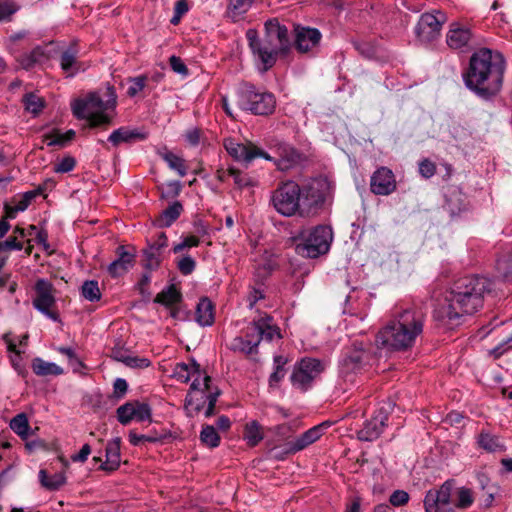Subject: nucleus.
Instances as JSON below:
<instances>
[{
    "mask_svg": "<svg viewBox=\"0 0 512 512\" xmlns=\"http://www.w3.org/2000/svg\"><path fill=\"white\" fill-rule=\"evenodd\" d=\"M505 66L499 51L481 48L470 57L468 69L463 74L465 85L482 98L495 96L502 87Z\"/></svg>",
    "mask_w": 512,
    "mask_h": 512,
    "instance_id": "f257e3e1",
    "label": "nucleus"
},
{
    "mask_svg": "<svg viewBox=\"0 0 512 512\" xmlns=\"http://www.w3.org/2000/svg\"><path fill=\"white\" fill-rule=\"evenodd\" d=\"M425 314L415 307L396 308L379 330L376 342L390 351H408L424 330Z\"/></svg>",
    "mask_w": 512,
    "mask_h": 512,
    "instance_id": "f03ea898",
    "label": "nucleus"
},
{
    "mask_svg": "<svg viewBox=\"0 0 512 512\" xmlns=\"http://www.w3.org/2000/svg\"><path fill=\"white\" fill-rule=\"evenodd\" d=\"M491 291V282L480 276H464L455 280L445 296L443 313L449 321H458L464 315L478 312L484 297Z\"/></svg>",
    "mask_w": 512,
    "mask_h": 512,
    "instance_id": "7ed1b4c3",
    "label": "nucleus"
},
{
    "mask_svg": "<svg viewBox=\"0 0 512 512\" xmlns=\"http://www.w3.org/2000/svg\"><path fill=\"white\" fill-rule=\"evenodd\" d=\"M271 202L275 210L286 217L309 216L325 202V194L312 183L301 187L292 180L281 182L273 191Z\"/></svg>",
    "mask_w": 512,
    "mask_h": 512,
    "instance_id": "20e7f679",
    "label": "nucleus"
},
{
    "mask_svg": "<svg viewBox=\"0 0 512 512\" xmlns=\"http://www.w3.org/2000/svg\"><path fill=\"white\" fill-rule=\"evenodd\" d=\"M246 37L253 55L263 65V71L272 68L279 56L285 57L291 50L288 29L281 25L276 18L265 22L263 38H259L254 29L247 30Z\"/></svg>",
    "mask_w": 512,
    "mask_h": 512,
    "instance_id": "39448f33",
    "label": "nucleus"
},
{
    "mask_svg": "<svg viewBox=\"0 0 512 512\" xmlns=\"http://www.w3.org/2000/svg\"><path fill=\"white\" fill-rule=\"evenodd\" d=\"M224 147L228 154L236 161L243 162L246 167L257 157L273 161L281 171L289 170L301 160V154L291 145L285 142H277L274 150L277 157L270 156L267 152L257 147L252 142L239 143L234 139H226Z\"/></svg>",
    "mask_w": 512,
    "mask_h": 512,
    "instance_id": "423d86ee",
    "label": "nucleus"
},
{
    "mask_svg": "<svg viewBox=\"0 0 512 512\" xmlns=\"http://www.w3.org/2000/svg\"><path fill=\"white\" fill-rule=\"evenodd\" d=\"M453 490V480H447L439 488L428 490L423 501L425 512H453L454 507L465 509L473 504L471 489L461 487L457 491L456 502L452 499Z\"/></svg>",
    "mask_w": 512,
    "mask_h": 512,
    "instance_id": "0eeeda50",
    "label": "nucleus"
},
{
    "mask_svg": "<svg viewBox=\"0 0 512 512\" xmlns=\"http://www.w3.org/2000/svg\"><path fill=\"white\" fill-rule=\"evenodd\" d=\"M107 94L109 97L107 101H103L95 92L89 93L85 98L75 100L72 104L74 116L78 119L88 120L91 128L109 125L111 120L105 111L115 107L117 96L114 88L110 86L107 88Z\"/></svg>",
    "mask_w": 512,
    "mask_h": 512,
    "instance_id": "6e6552de",
    "label": "nucleus"
},
{
    "mask_svg": "<svg viewBox=\"0 0 512 512\" xmlns=\"http://www.w3.org/2000/svg\"><path fill=\"white\" fill-rule=\"evenodd\" d=\"M332 239V229L326 225L302 229L291 238L295 244V252L302 257L311 259L326 254L330 249Z\"/></svg>",
    "mask_w": 512,
    "mask_h": 512,
    "instance_id": "1a4fd4ad",
    "label": "nucleus"
},
{
    "mask_svg": "<svg viewBox=\"0 0 512 512\" xmlns=\"http://www.w3.org/2000/svg\"><path fill=\"white\" fill-rule=\"evenodd\" d=\"M220 390L211 386V378L204 374L202 379L194 378L190 390L185 399V409L190 416L198 414L206 405L205 416L211 417L214 414V408Z\"/></svg>",
    "mask_w": 512,
    "mask_h": 512,
    "instance_id": "9d476101",
    "label": "nucleus"
},
{
    "mask_svg": "<svg viewBox=\"0 0 512 512\" xmlns=\"http://www.w3.org/2000/svg\"><path fill=\"white\" fill-rule=\"evenodd\" d=\"M239 102L244 110H248L255 115H269L273 113L276 105L272 93L262 91L250 83H244L241 86Z\"/></svg>",
    "mask_w": 512,
    "mask_h": 512,
    "instance_id": "9b49d317",
    "label": "nucleus"
},
{
    "mask_svg": "<svg viewBox=\"0 0 512 512\" xmlns=\"http://www.w3.org/2000/svg\"><path fill=\"white\" fill-rule=\"evenodd\" d=\"M368 352L362 342L355 341L347 347L339 363V376L347 383L354 384L356 376L362 372Z\"/></svg>",
    "mask_w": 512,
    "mask_h": 512,
    "instance_id": "f8f14e48",
    "label": "nucleus"
},
{
    "mask_svg": "<svg viewBox=\"0 0 512 512\" xmlns=\"http://www.w3.org/2000/svg\"><path fill=\"white\" fill-rule=\"evenodd\" d=\"M325 367V362L317 358H302L295 364L291 374L292 385L301 391H307L321 373L324 372Z\"/></svg>",
    "mask_w": 512,
    "mask_h": 512,
    "instance_id": "ddd939ff",
    "label": "nucleus"
},
{
    "mask_svg": "<svg viewBox=\"0 0 512 512\" xmlns=\"http://www.w3.org/2000/svg\"><path fill=\"white\" fill-rule=\"evenodd\" d=\"M245 340L251 342L258 339V345L262 340L273 341L274 339H281L282 335L280 328L274 323L273 318L266 314H260L258 318L253 319L245 328L244 336Z\"/></svg>",
    "mask_w": 512,
    "mask_h": 512,
    "instance_id": "4468645a",
    "label": "nucleus"
},
{
    "mask_svg": "<svg viewBox=\"0 0 512 512\" xmlns=\"http://www.w3.org/2000/svg\"><path fill=\"white\" fill-rule=\"evenodd\" d=\"M34 291L35 297L32 302L34 308L49 319L55 322L59 321V314L54 310L56 304V290L53 284L46 279H38L35 283Z\"/></svg>",
    "mask_w": 512,
    "mask_h": 512,
    "instance_id": "2eb2a0df",
    "label": "nucleus"
},
{
    "mask_svg": "<svg viewBox=\"0 0 512 512\" xmlns=\"http://www.w3.org/2000/svg\"><path fill=\"white\" fill-rule=\"evenodd\" d=\"M446 21V14L440 10L423 13L416 26L417 37L422 42L434 41L440 36L442 26Z\"/></svg>",
    "mask_w": 512,
    "mask_h": 512,
    "instance_id": "dca6fc26",
    "label": "nucleus"
},
{
    "mask_svg": "<svg viewBox=\"0 0 512 512\" xmlns=\"http://www.w3.org/2000/svg\"><path fill=\"white\" fill-rule=\"evenodd\" d=\"M117 419L122 425H128L132 420L139 422L150 420L152 411L147 403L129 401L116 410Z\"/></svg>",
    "mask_w": 512,
    "mask_h": 512,
    "instance_id": "f3484780",
    "label": "nucleus"
},
{
    "mask_svg": "<svg viewBox=\"0 0 512 512\" xmlns=\"http://www.w3.org/2000/svg\"><path fill=\"white\" fill-rule=\"evenodd\" d=\"M397 188L395 175L391 169L382 166L379 167L371 176L370 190L373 194L379 196H388Z\"/></svg>",
    "mask_w": 512,
    "mask_h": 512,
    "instance_id": "a211bd4d",
    "label": "nucleus"
},
{
    "mask_svg": "<svg viewBox=\"0 0 512 512\" xmlns=\"http://www.w3.org/2000/svg\"><path fill=\"white\" fill-rule=\"evenodd\" d=\"M294 46L299 53H307L317 47L322 34L317 28L294 25Z\"/></svg>",
    "mask_w": 512,
    "mask_h": 512,
    "instance_id": "6ab92c4d",
    "label": "nucleus"
},
{
    "mask_svg": "<svg viewBox=\"0 0 512 512\" xmlns=\"http://www.w3.org/2000/svg\"><path fill=\"white\" fill-rule=\"evenodd\" d=\"M79 48L76 43H71L60 54V67L68 77H73L79 72H84L87 66L78 59Z\"/></svg>",
    "mask_w": 512,
    "mask_h": 512,
    "instance_id": "aec40b11",
    "label": "nucleus"
},
{
    "mask_svg": "<svg viewBox=\"0 0 512 512\" xmlns=\"http://www.w3.org/2000/svg\"><path fill=\"white\" fill-rule=\"evenodd\" d=\"M387 420V413L383 409H379L370 420L365 422L364 427L358 431V439L361 441L376 440L387 425Z\"/></svg>",
    "mask_w": 512,
    "mask_h": 512,
    "instance_id": "412c9836",
    "label": "nucleus"
},
{
    "mask_svg": "<svg viewBox=\"0 0 512 512\" xmlns=\"http://www.w3.org/2000/svg\"><path fill=\"white\" fill-rule=\"evenodd\" d=\"M472 39L473 34L469 28L455 22L450 24L446 34V43L451 49L460 50L469 47Z\"/></svg>",
    "mask_w": 512,
    "mask_h": 512,
    "instance_id": "4be33fe9",
    "label": "nucleus"
},
{
    "mask_svg": "<svg viewBox=\"0 0 512 512\" xmlns=\"http://www.w3.org/2000/svg\"><path fill=\"white\" fill-rule=\"evenodd\" d=\"M118 258L108 265V273L116 278L125 274L135 262V254L127 251L124 246L117 248Z\"/></svg>",
    "mask_w": 512,
    "mask_h": 512,
    "instance_id": "5701e85b",
    "label": "nucleus"
},
{
    "mask_svg": "<svg viewBox=\"0 0 512 512\" xmlns=\"http://www.w3.org/2000/svg\"><path fill=\"white\" fill-rule=\"evenodd\" d=\"M147 138L145 132H141L138 129H129L128 127H120L114 130L108 137V141L115 147L122 143H133L142 141Z\"/></svg>",
    "mask_w": 512,
    "mask_h": 512,
    "instance_id": "b1692460",
    "label": "nucleus"
},
{
    "mask_svg": "<svg viewBox=\"0 0 512 512\" xmlns=\"http://www.w3.org/2000/svg\"><path fill=\"white\" fill-rule=\"evenodd\" d=\"M120 443L119 437L108 442L105 448L106 461L101 464L100 469L108 472L115 471L120 466Z\"/></svg>",
    "mask_w": 512,
    "mask_h": 512,
    "instance_id": "393cba45",
    "label": "nucleus"
},
{
    "mask_svg": "<svg viewBox=\"0 0 512 512\" xmlns=\"http://www.w3.org/2000/svg\"><path fill=\"white\" fill-rule=\"evenodd\" d=\"M173 376L180 382L187 383L192 377L202 379L200 365L194 360L191 364L177 363L173 370Z\"/></svg>",
    "mask_w": 512,
    "mask_h": 512,
    "instance_id": "a878e982",
    "label": "nucleus"
},
{
    "mask_svg": "<svg viewBox=\"0 0 512 512\" xmlns=\"http://www.w3.org/2000/svg\"><path fill=\"white\" fill-rule=\"evenodd\" d=\"M229 349L236 353L244 354L246 357L253 358L258 355V340L255 342L245 340L242 336H237L232 339L228 345Z\"/></svg>",
    "mask_w": 512,
    "mask_h": 512,
    "instance_id": "bb28decb",
    "label": "nucleus"
},
{
    "mask_svg": "<svg viewBox=\"0 0 512 512\" xmlns=\"http://www.w3.org/2000/svg\"><path fill=\"white\" fill-rule=\"evenodd\" d=\"M196 321L201 326H211L214 323V306L208 298L200 299L197 304Z\"/></svg>",
    "mask_w": 512,
    "mask_h": 512,
    "instance_id": "cd10ccee",
    "label": "nucleus"
},
{
    "mask_svg": "<svg viewBox=\"0 0 512 512\" xmlns=\"http://www.w3.org/2000/svg\"><path fill=\"white\" fill-rule=\"evenodd\" d=\"M32 370L38 376L61 375L64 373L63 369L55 363L46 362L37 357L32 360Z\"/></svg>",
    "mask_w": 512,
    "mask_h": 512,
    "instance_id": "c85d7f7f",
    "label": "nucleus"
},
{
    "mask_svg": "<svg viewBox=\"0 0 512 512\" xmlns=\"http://www.w3.org/2000/svg\"><path fill=\"white\" fill-rule=\"evenodd\" d=\"M183 212V205L179 201L173 202L165 210L162 211L158 218L160 227H170Z\"/></svg>",
    "mask_w": 512,
    "mask_h": 512,
    "instance_id": "c756f323",
    "label": "nucleus"
},
{
    "mask_svg": "<svg viewBox=\"0 0 512 512\" xmlns=\"http://www.w3.org/2000/svg\"><path fill=\"white\" fill-rule=\"evenodd\" d=\"M444 208L450 213L451 216L458 215L461 211L466 209L465 199L462 193L453 189L446 195V202Z\"/></svg>",
    "mask_w": 512,
    "mask_h": 512,
    "instance_id": "7c9ffc66",
    "label": "nucleus"
},
{
    "mask_svg": "<svg viewBox=\"0 0 512 512\" xmlns=\"http://www.w3.org/2000/svg\"><path fill=\"white\" fill-rule=\"evenodd\" d=\"M39 479L42 486L51 491L60 489L66 483L64 473H55L49 476L44 469L39 471Z\"/></svg>",
    "mask_w": 512,
    "mask_h": 512,
    "instance_id": "2f4dec72",
    "label": "nucleus"
},
{
    "mask_svg": "<svg viewBox=\"0 0 512 512\" xmlns=\"http://www.w3.org/2000/svg\"><path fill=\"white\" fill-rule=\"evenodd\" d=\"M46 59V54L41 47H35L31 52L19 57L18 62L23 69L29 70L36 64Z\"/></svg>",
    "mask_w": 512,
    "mask_h": 512,
    "instance_id": "473e14b6",
    "label": "nucleus"
},
{
    "mask_svg": "<svg viewBox=\"0 0 512 512\" xmlns=\"http://www.w3.org/2000/svg\"><path fill=\"white\" fill-rule=\"evenodd\" d=\"M10 428L23 440H28L29 437V421L25 413H19L10 421Z\"/></svg>",
    "mask_w": 512,
    "mask_h": 512,
    "instance_id": "72a5a7b5",
    "label": "nucleus"
},
{
    "mask_svg": "<svg viewBox=\"0 0 512 512\" xmlns=\"http://www.w3.org/2000/svg\"><path fill=\"white\" fill-rule=\"evenodd\" d=\"M181 300V293L177 290L175 285H170L166 289L157 294L154 301L165 306H171Z\"/></svg>",
    "mask_w": 512,
    "mask_h": 512,
    "instance_id": "f704fd0d",
    "label": "nucleus"
},
{
    "mask_svg": "<svg viewBox=\"0 0 512 512\" xmlns=\"http://www.w3.org/2000/svg\"><path fill=\"white\" fill-rule=\"evenodd\" d=\"M75 137L74 130H68L65 133H60L59 131H54L52 133L44 135L45 141H47L48 146H59L64 147L68 142L73 140Z\"/></svg>",
    "mask_w": 512,
    "mask_h": 512,
    "instance_id": "c9c22d12",
    "label": "nucleus"
},
{
    "mask_svg": "<svg viewBox=\"0 0 512 512\" xmlns=\"http://www.w3.org/2000/svg\"><path fill=\"white\" fill-rule=\"evenodd\" d=\"M244 438L250 446H256L263 439V432L257 421L246 424Z\"/></svg>",
    "mask_w": 512,
    "mask_h": 512,
    "instance_id": "e433bc0d",
    "label": "nucleus"
},
{
    "mask_svg": "<svg viewBox=\"0 0 512 512\" xmlns=\"http://www.w3.org/2000/svg\"><path fill=\"white\" fill-rule=\"evenodd\" d=\"M164 161L168 166L175 170L180 177H184L187 173V166L185 160L172 152H166L162 155Z\"/></svg>",
    "mask_w": 512,
    "mask_h": 512,
    "instance_id": "4c0bfd02",
    "label": "nucleus"
},
{
    "mask_svg": "<svg viewBox=\"0 0 512 512\" xmlns=\"http://www.w3.org/2000/svg\"><path fill=\"white\" fill-rule=\"evenodd\" d=\"M254 1L255 0H230L228 6L229 15L234 20H237L251 8Z\"/></svg>",
    "mask_w": 512,
    "mask_h": 512,
    "instance_id": "58836bf2",
    "label": "nucleus"
},
{
    "mask_svg": "<svg viewBox=\"0 0 512 512\" xmlns=\"http://www.w3.org/2000/svg\"><path fill=\"white\" fill-rule=\"evenodd\" d=\"M200 440L204 445L215 448L219 446L220 436L214 426L205 425L200 432Z\"/></svg>",
    "mask_w": 512,
    "mask_h": 512,
    "instance_id": "ea45409f",
    "label": "nucleus"
},
{
    "mask_svg": "<svg viewBox=\"0 0 512 512\" xmlns=\"http://www.w3.org/2000/svg\"><path fill=\"white\" fill-rule=\"evenodd\" d=\"M82 296L90 301L95 302L101 299V292L98 286V282L94 280H87L81 287Z\"/></svg>",
    "mask_w": 512,
    "mask_h": 512,
    "instance_id": "a19ab883",
    "label": "nucleus"
},
{
    "mask_svg": "<svg viewBox=\"0 0 512 512\" xmlns=\"http://www.w3.org/2000/svg\"><path fill=\"white\" fill-rule=\"evenodd\" d=\"M287 363V359L282 355L274 357V371L269 377L270 386L278 384L285 376L284 366Z\"/></svg>",
    "mask_w": 512,
    "mask_h": 512,
    "instance_id": "79ce46f5",
    "label": "nucleus"
},
{
    "mask_svg": "<svg viewBox=\"0 0 512 512\" xmlns=\"http://www.w3.org/2000/svg\"><path fill=\"white\" fill-rule=\"evenodd\" d=\"M228 173L230 177L233 178L235 185L239 189H243L246 187H252L255 185V181L249 175L242 173L240 170L230 167L228 168Z\"/></svg>",
    "mask_w": 512,
    "mask_h": 512,
    "instance_id": "37998d69",
    "label": "nucleus"
},
{
    "mask_svg": "<svg viewBox=\"0 0 512 512\" xmlns=\"http://www.w3.org/2000/svg\"><path fill=\"white\" fill-rule=\"evenodd\" d=\"M144 255V267L149 270L156 269L160 264L161 251L157 248H153L149 245L147 249L143 251Z\"/></svg>",
    "mask_w": 512,
    "mask_h": 512,
    "instance_id": "c03bdc74",
    "label": "nucleus"
},
{
    "mask_svg": "<svg viewBox=\"0 0 512 512\" xmlns=\"http://www.w3.org/2000/svg\"><path fill=\"white\" fill-rule=\"evenodd\" d=\"M24 104L27 111L37 115L44 107V100L35 94H28L24 97Z\"/></svg>",
    "mask_w": 512,
    "mask_h": 512,
    "instance_id": "a18cd8bd",
    "label": "nucleus"
},
{
    "mask_svg": "<svg viewBox=\"0 0 512 512\" xmlns=\"http://www.w3.org/2000/svg\"><path fill=\"white\" fill-rule=\"evenodd\" d=\"M19 10L13 1H0V22H10L12 16Z\"/></svg>",
    "mask_w": 512,
    "mask_h": 512,
    "instance_id": "49530a36",
    "label": "nucleus"
},
{
    "mask_svg": "<svg viewBox=\"0 0 512 512\" xmlns=\"http://www.w3.org/2000/svg\"><path fill=\"white\" fill-rule=\"evenodd\" d=\"M478 443L488 452H495L501 447L498 438L489 433H481L478 439Z\"/></svg>",
    "mask_w": 512,
    "mask_h": 512,
    "instance_id": "de8ad7c7",
    "label": "nucleus"
},
{
    "mask_svg": "<svg viewBox=\"0 0 512 512\" xmlns=\"http://www.w3.org/2000/svg\"><path fill=\"white\" fill-rule=\"evenodd\" d=\"M128 81L130 82V86L127 89V95L132 98L145 88L147 77L145 75H140L129 78Z\"/></svg>",
    "mask_w": 512,
    "mask_h": 512,
    "instance_id": "09e8293b",
    "label": "nucleus"
},
{
    "mask_svg": "<svg viewBox=\"0 0 512 512\" xmlns=\"http://www.w3.org/2000/svg\"><path fill=\"white\" fill-rule=\"evenodd\" d=\"M265 298V290L263 286L253 284L250 286V290L247 295V302L249 309H253L256 303Z\"/></svg>",
    "mask_w": 512,
    "mask_h": 512,
    "instance_id": "8fccbe9b",
    "label": "nucleus"
},
{
    "mask_svg": "<svg viewBox=\"0 0 512 512\" xmlns=\"http://www.w3.org/2000/svg\"><path fill=\"white\" fill-rule=\"evenodd\" d=\"M164 438V435H143L137 434L134 431H130L129 433V441L133 446H138L141 442L146 441L150 443H155L161 441Z\"/></svg>",
    "mask_w": 512,
    "mask_h": 512,
    "instance_id": "3c124183",
    "label": "nucleus"
},
{
    "mask_svg": "<svg viewBox=\"0 0 512 512\" xmlns=\"http://www.w3.org/2000/svg\"><path fill=\"white\" fill-rule=\"evenodd\" d=\"M329 426H330L329 422H323L319 425H316V426L310 428L306 432H304V435H305L307 441L309 442V444H312L315 441H317L322 436L323 430L328 428Z\"/></svg>",
    "mask_w": 512,
    "mask_h": 512,
    "instance_id": "603ef678",
    "label": "nucleus"
},
{
    "mask_svg": "<svg viewBox=\"0 0 512 512\" xmlns=\"http://www.w3.org/2000/svg\"><path fill=\"white\" fill-rule=\"evenodd\" d=\"M23 243L18 239V236H10L4 241H0V252L22 250Z\"/></svg>",
    "mask_w": 512,
    "mask_h": 512,
    "instance_id": "864d4df0",
    "label": "nucleus"
},
{
    "mask_svg": "<svg viewBox=\"0 0 512 512\" xmlns=\"http://www.w3.org/2000/svg\"><path fill=\"white\" fill-rule=\"evenodd\" d=\"M195 267L196 262L189 255L182 257L177 263V268L183 275L191 274L195 270Z\"/></svg>",
    "mask_w": 512,
    "mask_h": 512,
    "instance_id": "5fc2aeb1",
    "label": "nucleus"
},
{
    "mask_svg": "<svg viewBox=\"0 0 512 512\" xmlns=\"http://www.w3.org/2000/svg\"><path fill=\"white\" fill-rule=\"evenodd\" d=\"M76 165V160L72 156L64 157L59 163H57L54 167V171L57 173H67L74 169Z\"/></svg>",
    "mask_w": 512,
    "mask_h": 512,
    "instance_id": "6e6d98bb",
    "label": "nucleus"
},
{
    "mask_svg": "<svg viewBox=\"0 0 512 512\" xmlns=\"http://www.w3.org/2000/svg\"><path fill=\"white\" fill-rule=\"evenodd\" d=\"M200 243V240L197 236L191 235L185 237L180 243L176 244L173 247L174 253H179L183 251L184 249L191 248V247H197Z\"/></svg>",
    "mask_w": 512,
    "mask_h": 512,
    "instance_id": "4d7b16f0",
    "label": "nucleus"
},
{
    "mask_svg": "<svg viewBox=\"0 0 512 512\" xmlns=\"http://www.w3.org/2000/svg\"><path fill=\"white\" fill-rule=\"evenodd\" d=\"M390 504L395 507H400L408 503L409 501V494L404 490H395L390 498H389Z\"/></svg>",
    "mask_w": 512,
    "mask_h": 512,
    "instance_id": "13d9d810",
    "label": "nucleus"
},
{
    "mask_svg": "<svg viewBox=\"0 0 512 512\" xmlns=\"http://www.w3.org/2000/svg\"><path fill=\"white\" fill-rule=\"evenodd\" d=\"M436 172V165L428 160L424 159L419 163V173L424 178H431Z\"/></svg>",
    "mask_w": 512,
    "mask_h": 512,
    "instance_id": "bf43d9fd",
    "label": "nucleus"
},
{
    "mask_svg": "<svg viewBox=\"0 0 512 512\" xmlns=\"http://www.w3.org/2000/svg\"><path fill=\"white\" fill-rule=\"evenodd\" d=\"M169 64L174 72L183 76L188 75V68L180 57L172 55L169 58Z\"/></svg>",
    "mask_w": 512,
    "mask_h": 512,
    "instance_id": "052dcab7",
    "label": "nucleus"
},
{
    "mask_svg": "<svg viewBox=\"0 0 512 512\" xmlns=\"http://www.w3.org/2000/svg\"><path fill=\"white\" fill-rule=\"evenodd\" d=\"M113 389H114V397H116L117 399H120L126 394V392L128 390V384L125 379L117 378L114 381Z\"/></svg>",
    "mask_w": 512,
    "mask_h": 512,
    "instance_id": "680f3d73",
    "label": "nucleus"
},
{
    "mask_svg": "<svg viewBox=\"0 0 512 512\" xmlns=\"http://www.w3.org/2000/svg\"><path fill=\"white\" fill-rule=\"evenodd\" d=\"M270 272L271 270L269 269V267H258L253 277L254 284L264 286V281L270 275Z\"/></svg>",
    "mask_w": 512,
    "mask_h": 512,
    "instance_id": "e2e57ef3",
    "label": "nucleus"
},
{
    "mask_svg": "<svg viewBox=\"0 0 512 512\" xmlns=\"http://www.w3.org/2000/svg\"><path fill=\"white\" fill-rule=\"evenodd\" d=\"M288 444H289L290 452H298L310 445L309 442L307 441L304 433H302L294 441H291Z\"/></svg>",
    "mask_w": 512,
    "mask_h": 512,
    "instance_id": "0e129e2a",
    "label": "nucleus"
},
{
    "mask_svg": "<svg viewBox=\"0 0 512 512\" xmlns=\"http://www.w3.org/2000/svg\"><path fill=\"white\" fill-rule=\"evenodd\" d=\"M124 363L132 368L139 367L144 368L148 367L150 365V361L146 358H138V357H131L127 356L124 360Z\"/></svg>",
    "mask_w": 512,
    "mask_h": 512,
    "instance_id": "69168bd1",
    "label": "nucleus"
},
{
    "mask_svg": "<svg viewBox=\"0 0 512 512\" xmlns=\"http://www.w3.org/2000/svg\"><path fill=\"white\" fill-rule=\"evenodd\" d=\"M37 191H28V192H25L22 196H21V199L18 201L17 205H18V209L19 210H22V211H25L28 206L30 205L31 201L35 198V196L37 195Z\"/></svg>",
    "mask_w": 512,
    "mask_h": 512,
    "instance_id": "338daca9",
    "label": "nucleus"
},
{
    "mask_svg": "<svg viewBox=\"0 0 512 512\" xmlns=\"http://www.w3.org/2000/svg\"><path fill=\"white\" fill-rule=\"evenodd\" d=\"M181 184L178 181H172L167 184L166 191L163 193L164 197H176L181 192Z\"/></svg>",
    "mask_w": 512,
    "mask_h": 512,
    "instance_id": "774afa93",
    "label": "nucleus"
}]
</instances>
